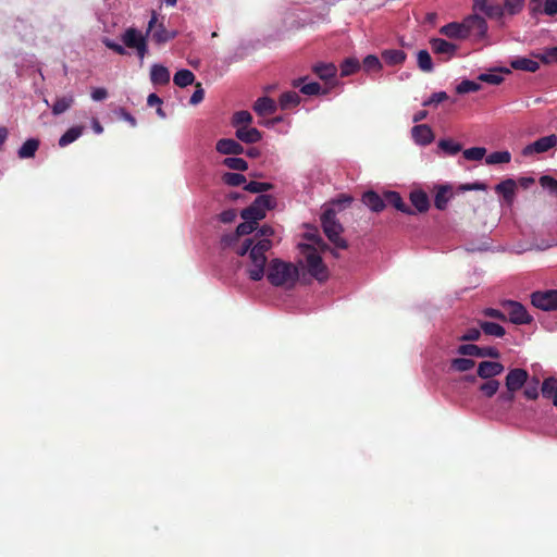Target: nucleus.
<instances>
[{
  "mask_svg": "<svg viewBox=\"0 0 557 557\" xmlns=\"http://www.w3.org/2000/svg\"><path fill=\"white\" fill-rule=\"evenodd\" d=\"M273 235L274 230L271 226L264 225L257 230L255 237L246 238L236 248L238 257L248 255L247 274L255 282L262 280L264 276L265 251L272 248L271 238Z\"/></svg>",
  "mask_w": 557,
  "mask_h": 557,
  "instance_id": "nucleus-1",
  "label": "nucleus"
},
{
  "mask_svg": "<svg viewBox=\"0 0 557 557\" xmlns=\"http://www.w3.org/2000/svg\"><path fill=\"white\" fill-rule=\"evenodd\" d=\"M301 258L308 273L317 281L324 282L327 278V270L323 264L321 252L325 249V244L317 234H307V243L298 245Z\"/></svg>",
  "mask_w": 557,
  "mask_h": 557,
  "instance_id": "nucleus-2",
  "label": "nucleus"
},
{
  "mask_svg": "<svg viewBox=\"0 0 557 557\" xmlns=\"http://www.w3.org/2000/svg\"><path fill=\"white\" fill-rule=\"evenodd\" d=\"M299 278L298 267L281 259H272L267 267V280L275 287L293 288Z\"/></svg>",
  "mask_w": 557,
  "mask_h": 557,
  "instance_id": "nucleus-3",
  "label": "nucleus"
},
{
  "mask_svg": "<svg viewBox=\"0 0 557 557\" xmlns=\"http://www.w3.org/2000/svg\"><path fill=\"white\" fill-rule=\"evenodd\" d=\"M275 200L270 195H259L248 208L242 210L240 216L244 220L260 222L265 218L267 211L274 208Z\"/></svg>",
  "mask_w": 557,
  "mask_h": 557,
  "instance_id": "nucleus-4",
  "label": "nucleus"
},
{
  "mask_svg": "<svg viewBox=\"0 0 557 557\" xmlns=\"http://www.w3.org/2000/svg\"><path fill=\"white\" fill-rule=\"evenodd\" d=\"M473 9L475 12L482 13L490 20L498 23L499 26H504L505 20L510 17L502 3L496 0H474Z\"/></svg>",
  "mask_w": 557,
  "mask_h": 557,
  "instance_id": "nucleus-5",
  "label": "nucleus"
},
{
  "mask_svg": "<svg viewBox=\"0 0 557 557\" xmlns=\"http://www.w3.org/2000/svg\"><path fill=\"white\" fill-rule=\"evenodd\" d=\"M322 226L325 236L330 238L331 243L334 244L335 247L341 249L347 248V243L341 236L343 230L342 225L335 219V213L332 210H326L322 214Z\"/></svg>",
  "mask_w": 557,
  "mask_h": 557,
  "instance_id": "nucleus-6",
  "label": "nucleus"
},
{
  "mask_svg": "<svg viewBox=\"0 0 557 557\" xmlns=\"http://www.w3.org/2000/svg\"><path fill=\"white\" fill-rule=\"evenodd\" d=\"M121 40L124 46L135 49L140 60L145 59L147 53L146 37L137 28L124 30Z\"/></svg>",
  "mask_w": 557,
  "mask_h": 557,
  "instance_id": "nucleus-7",
  "label": "nucleus"
},
{
  "mask_svg": "<svg viewBox=\"0 0 557 557\" xmlns=\"http://www.w3.org/2000/svg\"><path fill=\"white\" fill-rule=\"evenodd\" d=\"M531 304L542 311L557 310V290H539L531 295Z\"/></svg>",
  "mask_w": 557,
  "mask_h": 557,
  "instance_id": "nucleus-8",
  "label": "nucleus"
},
{
  "mask_svg": "<svg viewBox=\"0 0 557 557\" xmlns=\"http://www.w3.org/2000/svg\"><path fill=\"white\" fill-rule=\"evenodd\" d=\"M240 225L237 226L236 232L222 237V245L224 247H231L236 251L237 246L240 245L239 237L247 236L257 230V223L250 220H244Z\"/></svg>",
  "mask_w": 557,
  "mask_h": 557,
  "instance_id": "nucleus-9",
  "label": "nucleus"
},
{
  "mask_svg": "<svg viewBox=\"0 0 557 557\" xmlns=\"http://www.w3.org/2000/svg\"><path fill=\"white\" fill-rule=\"evenodd\" d=\"M463 27H466L468 37L475 39H483L486 37L487 23L483 16L470 15L462 20Z\"/></svg>",
  "mask_w": 557,
  "mask_h": 557,
  "instance_id": "nucleus-10",
  "label": "nucleus"
},
{
  "mask_svg": "<svg viewBox=\"0 0 557 557\" xmlns=\"http://www.w3.org/2000/svg\"><path fill=\"white\" fill-rule=\"evenodd\" d=\"M556 144H557V136L555 134H550V135H547V136H544V137L537 139V140L529 144L524 148H522L521 154L529 157V156H533V154L544 153L547 150L555 148Z\"/></svg>",
  "mask_w": 557,
  "mask_h": 557,
  "instance_id": "nucleus-11",
  "label": "nucleus"
},
{
  "mask_svg": "<svg viewBox=\"0 0 557 557\" xmlns=\"http://www.w3.org/2000/svg\"><path fill=\"white\" fill-rule=\"evenodd\" d=\"M529 374L527 370L512 369L505 376V387L509 393H517L528 381Z\"/></svg>",
  "mask_w": 557,
  "mask_h": 557,
  "instance_id": "nucleus-12",
  "label": "nucleus"
},
{
  "mask_svg": "<svg viewBox=\"0 0 557 557\" xmlns=\"http://www.w3.org/2000/svg\"><path fill=\"white\" fill-rule=\"evenodd\" d=\"M508 309L509 319L513 324H529L532 318L529 315L524 306L516 301L504 304Z\"/></svg>",
  "mask_w": 557,
  "mask_h": 557,
  "instance_id": "nucleus-13",
  "label": "nucleus"
},
{
  "mask_svg": "<svg viewBox=\"0 0 557 557\" xmlns=\"http://www.w3.org/2000/svg\"><path fill=\"white\" fill-rule=\"evenodd\" d=\"M531 14L555 16L557 14V0H529Z\"/></svg>",
  "mask_w": 557,
  "mask_h": 557,
  "instance_id": "nucleus-14",
  "label": "nucleus"
},
{
  "mask_svg": "<svg viewBox=\"0 0 557 557\" xmlns=\"http://www.w3.org/2000/svg\"><path fill=\"white\" fill-rule=\"evenodd\" d=\"M147 33L152 34V38L157 44H163L174 37V33L164 29L162 24H157V15L153 12L150 22H148Z\"/></svg>",
  "mask_w": 557,
  "mask_h": 557,
  "instance_id": "nucleus-15",
  "label": "nucleus"
},
{
  "mask_svg": "<svg viewBox=\"0 0 557 557\" xmlns=\"http://www.w3.org/2000/svg\"><path fill=\"white\" fill-rule=\"evenodd\" d=\"M504 371V366L499 361H482L478 366V376L491 380L498 376Z\"/></svg>",
  "mask_w": 557,
  "mask_h": 557,
  "instance_id": "nucleus-16",
  "label": "nucleus"
},
{
  "mask_svg": "<svg viewBox=\"0 0 557 557\" xmlns=\"http://www.w3.org/2000/svg\"><path fill=\"white\" fill-rule=\"evenodd\" d=\"M411 138L419 146H426L434 140V133L429 125H414L411 128Z\"/></svg>",
  "mask_w": 557,
  "mask_h": 557,
  "instance_id": "nucleus-17",
  "label": "nucleus"
},
{
  "mask_svg": "<svg viewBox=\"0 0 557 557\" xmlns=\"http://www.w3.org/2000/svg\"><path fill=\"white\" fill-rule=\"evenodd\" d=\"M517 188V182L512 178H507L500 184L495 185V193L502 195L503 200L507 202L508 206H511Z\"/></svg>",
  "mask_w": 557,
  "mask_h": 557,
  "instance_id": "nucleus-18",
  "label": "nucleus"
},
{
  "mask_svg": "<svg viewBox=\"0 0 557 557\" xmlns=\"http://www.w3.org/2000/svg\"><path fill=\"white\" fill-rule=\"evenodd\" d=\"M215 150L224 156H239L243 147L236 139H221L215 144Z\"/></svg>",
  "mask_w": 557,
  "mask_h": 557,
  "instance_id": "nucleus-19",
  "label": "nucleus"
},
{
  "mask_svg": "<svg viewBox=\"0 0 557 557\" xmlns=\"http://www.w3.org/2000/svg\"><path fill=\"white\" fill-rule=\"evenodd\" d=\"M431 47L433 53L445 57L446 59H450L456 52V45L450 44L442 38H433L431 39Z\"/></svg>",
  "mask_w": 557,
  "mask_h": 557,
  "instance_id": "nucleus-20",
  "label": "nucleus"
},
{
  "mask_svg": "<svg viewBox=\"0 0 557 557\" xmlns=\"http://www.w3.org/2000/svg\"><path fill=\"white\" fill-rule=\"evenodd\" d=\"M441 33L445 37L454 38V39L469 38L467 30L463 27L462 22H451L449 24H446L441 28Z\"/></svg>",
  "mask_w": 557,
  "mask_h": 557,
  "instance_id": "nucleus-21",
  "label": "nucleus"
},
{
  "mask_svg": "<svg viewBox=\"0 0 557 557\" xmlns=\"http://www.w3.org/2000/svg\"><path fill=\"white\" fill-rule=\"evenodd\" d=\"M236 137L238 140L244 143L253 144L262 139V133H260L256 127L242 125L236 131Z\"/></svg>",
  "mask_w": 557,
  "mask_h": 557,
  "instance_id": "nucleus-22",
  "label": "nucleus"
},
{
  "mask_svg": "<svg viewBox=\"0 0 557 557\" xmlns=\"http://www.w3.org/2000/svg\"><path fill=\"white\" fill-rule=\"evenodd\" d=\"M253 110L259 115L273 114L276 111V103L269 97H261L255 102Z\"/></svg>",
  "mask_w": 557,
  "mask_h": 557,
  "instance_id": "nucleus-23",
  "label": "nucleus"
},
{
  "mask_svg": "<svg viewBox=\"0 0 557 557\" xmlns=\"http://www.w3.org/2000/svg\"><path fill=\"white\" fill-rule=\"evenodd\" d=\"M171 79L170 71L164 65L154 64L151 67V82L154 85H165L169 84Z\"/></svg>",
  "mask_w": 557,
  "mask_h": 557,
  "instance_id": "nucleus-24",
  "label": "nucleus"
},
{
  "mask_svg": "<svg viewBox=\"0 0 557 557\" xmlns=\"http://www.w3.org/2000/svg\"><path fill=\"white\" fill-rule=\"evenodd\" d=\"M411 205L416 207L418 212L424 213L429 209V199L425 191L414 190L410 193L409 196Z\"/></svg>",
  "mask_w": 557,
  "mask_h": 557,
  "instance_id": "nucleus-25",
  "label": "nucleus"
},
{
  "mask_svg": "<svg viewBox=\"0 0 557 557\" xmlns=\"http://www.w3.org/2000/svg\"><path fill=\"white\" fill-rule=\"evenodd\" d=\"M451 198V188L448 185H442L437 188L434 198L436 209L444 210Z\"/></svg>",
  "mask_w": 557,
  "mask_h": 557,
  "instance_id": "nucleus-26",
  "label": "nucleus"
},
{
  "mask_svg": "<svg viewBox=\"0 0 557 557\" xmlns=\"http://www.w3.org/2000/svg\"><path fill=\"white\" fill-rule=\"evenodd\" d=\"M361 200H363V203L374 212H380L385 208L383 199L374 191L364 193Z\"/></svg>",
  "mask_w": 557,
  "mask_h": 557,
  "instance_id": "nucleus-27",
  "label": "nucleus"
},
{
  "mask_svg": "<svg viewBox=\"0 0 557 557\" xmlns=\"http://www.w3.org/2000/svg\"><path fill=\"white\" fill-rule=\"evenodd\" d=\"M513 70L535 73L539 70V63L534 59L518 58L510 62Z\"/></svg>",
  "mask_w": 557,
  "mask_h": 557,
  "instance_id": "nucleus-28",
  "label": "nucleus"
},
{
  "mask_svg": "<svg viewBox=\"0 0 557 557\" xmlns=\"http://www.w3.org/2000/svg\"><path fill=\"white\" fill-rule=\"evenodd\" d=\"M384 198L387 202L396 207L403 213L412 214V211L406 203H404L399 193L397 191H385Z\"/></svg>",
  "mask_w": 557,
  "mask_h": 557,
  "instance_id": "nucleus-29",
  "label": "nucleus"
},
{
  "mask_svg": "<svg viewBox=\"0 0 557 557\" xmlns=\"http://www.w3.org/2000/svg\"><path fill=\"white\" fill-rule=\"evenodd\" d=\"M533 57L540 60L545 65H552L557 63V46L545 48L540 52H534Z\"/></svg>",
  "mask_w": 557,
  "mask_h": 557,
  "instance_id": "nucleus-30",
  "label": "nucleus"
},
{
  "mask_svg": "<svg viewBox=\"0 0 557 557\" xmlns=\"http://www.w3.org/2000/svg\"><path fill=\"white\" fill-rule=\"evenodd\" d=\"M84 133L83 126H74L69 128L66 132L63 133L61 138L59 139L60 147H66L71 143L78 139V137Z\"/></svg>",
  "mask_w": 557,
  "mask_h": 557,
  "instance_id": "nucleus-31",
  "label": "nucleus"
},
{
  "mask_svg": "<svg viewBox=\"0 0 557 557\" xmlns=\"http://www.w3.org/2000/svg\"><path fill=\"white\" fill-rule=\"evenodd\" d=\"M542 393L544 397L553 398V404L557 408V383L554 377H547L544 380Z\"/></svg>",
  "mask_w": 557,
  "mask_h": 557,
  "instance_id": "nucleus-32",
  "label": "nucleus"
},
{
  "mask_svg": "<svg viewBox=\"0 0 557 557\" xmlns=\"http://www.w3.org/2000/svg\"><path fill=\"white\" fill-rule=\"evenodd\" d=\"M173 82L178 87L185 88L195 82V74H193L187 69L180 70L176 74H174Z\"/></svg>",
  "mask_w": 557,
  "mask_h": 557,
  "instance_id": "nucleus-33",
  "label": "nucleus"
},
{
  "mask_svg": "<svg viewBox=\"0 0 557 557\" xmlns=\"http://www.w3.org/2000/svg\"><path fill=\"white\" fill-rule=\"evenodd\" d=\"M383 60L389 65H398L406 60V52L403 50H385L382 52Z\"/></svg>",
  "mask_w": 557,
  "mask_h": 557,
  "instance_id": "nucleus-34",
  "label": "nucleus"
},
{
  "mask_svg": "<svg viewBox=\"0 0 557 557\" xmlns=\"http://www.w3.org/2000/svg\"><path fill=\"white\" fill-rule=\"evenodd\" d=\"M74 102L75 98L72 95L58 98V100H55L52 106L53 115H60L61 113L65 112Z\"/></svg>",
  "mask_w": 557,
  "mask_h": 557,
  "instance_id": "nucleus-35",
  "label": "nucleus"
},
{
  "mask_svg": "<svg viewBox=\"0 0 557 557\" xmlns=\"http://www.w3.org/2000/svg\"><path fill=\"white\" fill-rule=\"evenodd\" d=\"M314 73L323 81L332 79L336 74V66L332 63L314 65Z\"/></svg>",
  "mask_w": 557,
  "mask_h": 557,
  "instance_id": "nucleus-36",
  "label": "nucleus"
},
{
  "mask_svg": "<svg viewBox=\"0 0 557 557\" xmlns=\"http://www.w3.org/2000/svg\"><path fill=\"white\" fill-rule=\"evenodd\" d=\"M502 7L508 12V16H517L525 7V0H503Z\"/></svg>",
  "mask_w": 557,
  "mask_h": 557,
  "instance_id": "nucleus-37",
  "label": "nucleus"
},
{
  "mask_svg": "<svg viewBox=\"0 0 557 557\" xmlns=\"http://www.w3.org/2000/svg\"><path fill=\"white\" fill-rule=\"evenodd\" d=\"M38 139H28L24 143V145L21 146L18 149V157L21 159H27L35 156L36 150L38 149Z\"/></svg>",
  "mask_w": 557,
  "mask_h": 557,
  "instance_id": "nucleus-38",
  "label": "nucleus"
},
{
  "mask_svg": "<svg viewBox=\"0 0 557 557\" xmlns=\"http://www.w3.org/2000/svg\"><path fill=\"white\" fill-rule=\"evenodd\" d=\"M479 325H481L482 331L486 335H491L494 337H503L505 334L504 327L499 324L482 321V322H479Z\"/></svg>",
  "mask_w": 557,
  "mask_h": 557,
  "instance_id": "nucleus-39",
  "label": "nucleus"
},
{
  "mask_svg": "<svg viewBox=\"0 0 557 557\" xmlns=\"http://www.w3.org/2000/svg\"><path fill=\"white\" fill-rule=\"evenodd\" d=\"M299 96L297 92L287 91L280 97V107L282 110H288L299 103Z\"/></svg>",
  "mask_w": 557,
  "mask_h": 557,
  "instance_id": "nucleus-40",
  "label": "nucleus"
},
{
  "mask_svg": "<svg viewBox=\"0 0 557 557\" xmlns=\"http://www.w3.org/2000/svg\"><path fill=\"white\" fill-rule=\"evenodd\" d=\"M511 160V154L509 151H495L485 157L486 164H500V163H509Z\"/></svg>",
  "mask_w": 557,
  "mask_h": 557,
  "instance_id": "nucleus-41",
  "label": "nucleus"
},
{
  "mask_svg": "<svg viewBox=\"0 0 557 557\" xmlns=\"http://www.w3.org/2000/svg\"><path fill=\"white\" fill-rule=\"evenodd\" d=\"M417 62L419 69L423 72L430 73L433 71V61L428 51H419L417 53Z\"/></svg>",
  "mask_w": 557,
  "mask_h": 557,
  "instance_id": "nucleus-42",
  "label": "nucleus"
},
{
  "mask_svg": "<svg viewBox=\"0 0 557 557\" xmlns=\"http://www.w3.org/2000/svg\"><path fill=\"white\" fill-rule=\"evenodd\" d=\"M437 147L449 156H455L461 150L460 144L455 143L453 139H441L440 143H437Z\"/></svg>",
  "mask_w": 557,
  "mask_h": 557,
  "instance_id": "nucleus-43",
  "label": "nucleus"
},
{
  "mask_svg": "<svg viewBox=\"0 0 557 557\" xmlns=\"http://www.w3.org/2000/svg\"><path fill=\"white\" fill-rule=\"evenodd\" d=\"M475 366V361L468 358H455L451 360L453 370L459 372H466L473 369Z\"/></svg>",
  "mask_w": 557,
  "mask_h": 557,
  "instance_id": "nucleus-44",
  "label": "nucleus"
},
{
  "mask_svg": "<svg viewBox=\"0 0 557 557\" xmlns=\"http://www.w3.org/2000/svg\"><path fill=\"white\" fill-rule=\"evenodd\" d=\"M500 387V383L494 379L487 380L484 384L479 387V391L487 398H492Z\"/></svg>",
  "mask_w": 557,
  "mask_h": 557,
  "instance_id": "nucleus-45",
  "label": "nucleus"
},
{
  "mask_svg": "<svg viewBox=\"0 0 557 557\" xmlns=\"http://www.w3.org/2000/svg\"><path fill=\"white\" fill-rule=\"evenodd\" d=\"M223 164L233 171H247L248 169L247 162L237 157L225 158Z\"/></svg>",
  "mask_w": 557,
  "mask_h": 557,
  "instance_id": "nucleus-46",
  "label": "nucleus"
},
{
  "mask_svg": "<svg viewBox=\"0 0 557 557\" xmlns=\"http://www.w3.org/2000/svg\"><path fill=\"white\" fill-rule=\"evenodd\" d=\"M486 149L482 147L468 148L462 151V156L468 161H480L485 157Z\"/></svg>",
  "mask_w": 557,
  "mask_h": 557,
  "instance_id": "nucleus-47",
  "label": "nucleus"
},
{
  "mask_svg": "<svg viewBox=\"0 0 557 557\" xmlns=\"http://www.w3.org/2000/svg\"><path fill=\"white\" fill-rule=\"evenodd\" d=\"M253 117L247 111H237L235 115H233L232 124L233 126H248Z\"/></svg>",
  "mask_w": 557,
  "mask_h": 557,
  "instance_id": "nucleus-48",
  "label": "nucleus"
},
{
  "mask_svg": "<svg viewBox=\"0 0 557 557\" xmlns=\"http://www.w3.org/2000/svg\"><path fill=\"white\" fill-rule=\"evenodd\" d=\"M222 180L228 186H240L246 183V176L239 173H224Z\"/></svg>",
  "mask_w": 557,
  "mask_h": 557,
  "instance_id": "nucleus-49",
  "label": "nucleus"
},
{
  "mask_svg": "<svg viewBox=\"0 0 557 557\" xmlns=\"http://www.w3.org/2000/svg\"><path fill=\"white\" fill-rule=\"evenodd\" d=\"M359 61L358 59H347L343 61L341 65V75L348 76L354 74L359 70Z\"/></svg>",
  "mask_w": 557,
  "mask_h": 557,
  "instance_id": "nucleus-50",
  "label": "nucleus"
},
{
  "mask_svg": "<svg viewBox=\"0 0 557 557\" xmlns=\"http://www.w3.org/2000/svg\"><path fill=\"white\" fill-rule=\"evenodd\" d=\"M540 186L547 189L557 197V180L552 176L544 175L539 178Z\"/></svg>",
  "mask_w": 557,
  "mask_h": 557,
  "instance_id": "nucleus-51",
  "label": "nucleus"
},
{
  "mask_svg": "<svg viewBox=\"0 0 557 557\" xmlns=\"http://www.w3.org/2000/svg\"><path fill=\"white\" fill-rule=\"evenodd\" d=\"M480 90V85L474 81H462L457 86L458 94H468Z\"/></svg>",
  "mask_w": 557,
  "mask_h": 557,
  "instance_id": "nucleus-52",
  "label": "nucleus"
},
{
  "mask_svg": "<svg viewBox=\"0 0 557 557\" xmlns=\"http://www.w3.org/2000/svg\"><path fill=\"white\" fill-rule=\"evenodd\" d=\"M482 349V347H479L476 345H461L458 347V354L460 356H475V357H479L480 356V350Z\"/></svg>",
  "mask_w": 557,
  "mask_h": 557,
  "instance_id": "nucleus-53",
  "label": "nucleus"
},
{
  "mask_svg": "<svg viewBox=\"0 0 557 557\" xmlns=\"http://www.w3.org/2000/svg\"><path fill=\"white\" fill-rule=\"evenodd\" d=\"M364 69L367 71H379L382 69V63L375 55H368L363 61Z\"/></svg>",
  "mask_w": 557,
  "mask_h": 557,
  "instance_id": "nucleus-54",
  "label": "nucleus"
},
{
  "mask_svg": "<svg viewBox=\"0 0 557 557\" xmlns=\"http://www.w3.org/2000/svg\"><path fill=\"white\" fill-rule=\"evenodd\" d=\"M271 188L270 184L261 182H250L246 185L245 189L249 193H264Z\"/></svg>",
  "mask_w": 557,
  "mask_h": 557,
  "instance_id": "nucleus-55",
  "label": "nucleus"
},
{
  "mask_svg": "<svg viewBox=\"0 0 557 557\" xmlns=\"http://www.w3.org/2000/svg\"><path fill=\"white\" fill-rule=\"evenodd\" d=\"M478 79L492 85H499L503 82L502 75L494 73L479 74Z\"/></svg>",
  "mask_w": 557,
  "mask_h": 557,
  "instance_id": "nucleus-56",
  "label": "nucleus"
},
{
  "mask_svg": "<svg viewBox=\"0 0 557 557\" xmlns=\"http://www.w3.org/2000/svg\"><path fill=\"white\" fill-rule=\"evenodd\" d=\"M300 91L307 96H314L321 92V85L315 82L308 83L301 86Z\"/></svg>",
  "mask_w": 557,
  "mask_h": 557,
  "instance_id": "nucleus-57",
  "label": "nucleus"
},
{
  "mask_svg": "<svg viewBox=\"0 0 557 557\" xmlns=\"http://www.w3.org/2000/svg\"><path fill=\"white\" fill-rule=\"evenodd\" d=\"M447 95L445 91H437L434 92L431 97H429L428 100L423 102V106H432L436 103H442L444 100H446Z\"/></svg>",
  "mask_w": 557,
  "mask_h": 557,
  "instance_id": "nucleus-58",
  "label": "nucleus"
},
{
  "mask_svg": "<svg viewBox=\"0 0 557 557\" xmlns=\"http://www.w3.org/2000/svg\"><path fill=\"white\" fill-rule=\"evenodd\" d=\"M481 335L482 333L478 329H469L461 335L460 341H476Z\"/></svg>",
  "mask_w": 557,
  "mask_h": 557,
  "instance_id": "nucleus-59",
  "label": "nucleus"
},
{
  "mask_svg": "<svg viewBox=\"0 0 557 557\" xmlns=\"http://www.w3.org/2000/svg\"><path fill=\"white\" fill-rule=\"evenodd\" d=\"M205 98V90L200 88V85L197 84V89L195 90L194 95L189 98L190 104H197L200 103Z\"/></svg>",
  "mask_w": 557,
  "mask_h": 557,
  "instance_id": "nucleus-60",
  "label": "nucleus"
},
{
  "mask_svg": "<svg viewBox=\"0 0 557 557\" xmlns=\"http://www.w3.org/2000/svg\"><path fill=\"white\" fill-rule=\"evenodd\" d=\"M500 354L499 350L495 347H482L481 355L479 357H492V358H499Z\"/></svg>",
  "mask_w": 557,
  "mask_h": 557,
  "instance_id": "nucleus-61",
  "label": "nucleus"
},
{
  "mask_svg": "<svg viewBox=\"0 0 557 557\" xmlns=\"http://www.w3.org/2000/svg\"><path fill=\"white\" fill-rule=\"evenodd\" d=\"M103 44L106 45L107 48L111 49L113 52H116L119 54L125 53L124 47L121 46L120 44L113 42L110 39H104Z\"/></svg>",
  "mask_w": 557,
  "mask_h": 557,
  "instance_id": "nucleus-62",
  "label": "nucleus"
},
{
  "mask_svg": "<svg viewBox=\"0 0 557 557\" xmlns=\"http://www.w3.org/2000/svg\"><path fill=\"white\" fill-rule=\"evenodd\" d=\"M483 314L491 319L505 320V315L502 311L492 308L483 310Z\"/></svg>",
  "mask_w": 557,
  "mask_h": 557,
  "instance_id": "nucleus-63",
  "label": "nucleus"
},
{
  "mask_svg": "<svg viewBox=\"0 0 557 557\" xmlns=\"http://www.w3.org/2000/svg\"><path fill=\"white\" fill-rule=\"evenodd\" d=\"M91 98L94 101H102L107 98V90L104 88H95L91 91Z\"/></svg>",
  "mask_w": 557,
  "mask_h": 557,
  "instance_id": "nucleus-64",
  "label": "nucleus"
}]
</instances>
